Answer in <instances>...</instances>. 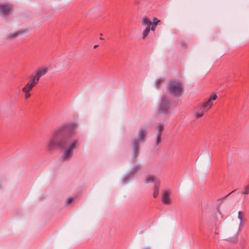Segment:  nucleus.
<instances>
[{
    "label": "nucleus",
    "mask_w": 249,
    "mask_h": 249,
    "mask_svg": "<svg viewBox=\"0 0 249 249\" xmlns=\"http://www.w3.org/2000/svg\"><path fill=\"white\" fill-rule=\"evenodd\" d=\"M201 108V107H199V108H197V110L196 111V115L197 118H199L203 116L204 113L207 111H204V110H203V108L200 109Z\"/></svg>",
    "instance_id": "obj_15"
},
{
    "label": "nucleus",
    "mask_w": 249,
    "mask_h": 249,
    "mask_svg": "<svg viewBox=\"0 0 249 249\" xmlns=\"http://www.w3.org/2000/svg\"><path fill=\"white\" fill-rule=\"evenodd\" d=\"M48 70L47 68H45L37 71L36 75L32 77V78L38 83L40 78L47 72Z\"/></svg>",
    "instance_id": "obj_10"
},
{
    "label": "nucleus",
    "mask_w": 249,
    "mask_h": 249,
    "mask_svg": "<svg viewBox=\"0 0 249 249\" xmlns=\"http://www.w3.org/2000/svg\"><path fill=\"white\" fill-rule=\"evenodd\" d=\"M12 12L11 7L7 5H1L0 4V14L5 16L10 14Z\"/></svg>",
    "instance_id": "obj_9"
},
{
    "label": "nucleus",
    "mask_w": 249,
    "mask_h": 249,
    "mask_svg": "<svg viewBox=\"0 0 249 249\" xmlns=\"http://www.w3.org/2000/svg\"><path fill=\"white\" fill-rule=\"evenodd\" d=\"M160 185H155L153 188V196L156 198L159 195V186Z\"/></svg>",
    "instance_id": "obj_16"
},
{
    "label": "nucleus",
    "mask_w": 249,
    "mask_h": 249,
    "mask_svg": "<svg viewBox=\"0 0 249 249\" xmlns=\"http://www.w3.org/2000/svg\"><path fill=\"white\" fill-rule=\"evenodd\" d=\"M238 218L240 220V223L238 224V226L240 227L243 226L245 221V217L244 216V213L242 211H239L238 212Z\"/></svg>",
    "instance_id": "obj_14"
},
{
    "label": "nucleus",
    "mask_w": 249,
    "mask_h": 249,
    "mask_svg": "<svg viewBox=\"0 0 249 249\" xmlns=\"http://www.w3.org/2000/svg\"><path fill=\"white\" fill-rule=\"evenodd\" d=\"M142 23L143 26H147L142 33V38L144 39L148 35L150 30H151L152 31H154L157 26L152 24V21L146 17H142Z\"/></svg>",
    "instance_id": "obj_5"
},
{
    "label": "nucleus",
    "mask_w": 249,
    "mask_h": 249,
    "mask_svg": "<svg viewBox=\"0 0 249 249\" xmlns=\"http://www.w3.org/2000/svg\"><path fill=\"white\" fill-rule=\"evenodd\" d=\"M163 129V125L161 124H159L157 127V130L158 131V134L161 135L162 131Z\"/></svg>",
    "instance_id": "obj_17"
},
{
    "label": "nucleus",
    "mask_w": 249,
    "mask_h": 249,
    "mask_svg": "<svg viewBox=\"0 0 249 249\" xmlns=\"http://www.w3.org/2000/svg\"><path fill=\"white\" fill-rule=\"evenodd\" d=\"M147 133V131L145 128H141L139 131L137 139H135L133 141V155L134 157H136L138 155V144L139 143L142 142L144 141Z\"/></svg>",
    "instance_id": "obj_4"
},
{
    "label": "nucleus",
    "mask_w": 249,
    "mask_h": 249,
    "mask_svg": "<svg viewBox=\"0 0 249 249\" xmlns=\"http://www.w3.org/2000/svg\"><path fill=\"white\" fill-rule=\"evenodd\" d=\"M167 89L171 96L179 97L183 92L184 86L182 83L179 81H172L169 83Z\"/></svg>",
    "instance_id": "obj_3"
},
{
    "label": "nucleus",
    "mask_w": 249,
    "mask_h": 249,
    "mask_svg": "<svg viewBox=\"0 0 249 249\" xmlns=\"http://www.w3.org/2000/svg\"><path fill=\"white\" fill-rule=\"evenodd\" d=\"M171 192L170 190H165L162 192L161 201L165 204L169 205L171 203L170 196Z\"/></svg>",
    "instance_id": "obj_8"
},
{
    "label": "nucleus",
    "mask_w": 249,
    "mask_h": 249,
    "mask_svg": "<svg viewBox=\"0 0 249 249\" xmlns=\"http://www.w3.org/2000/svg\"><path fill=\"white\" fill-rule=\"evenodd\" d=\"M100 39H102H102H103V38H102V37H100Z\"/></svg>",
    "instance_id": "obj_26"
},
{
    "label": "nucleus",
    "mask_w": 249,
    "mask_h": 249,
    "mask_svg": "<svg viewBox=\"0 0 249 249\" xmlns=\"http://www.w3.org/2000/svg\"><path fill=\"white\" fill-rule=\"evenodd\" d=\"M78 140L72 138V133L56 132L49 140L47 147L50 151L56 148H64L61 159L64 161L70 160L74 149L78 146Z\"/></svg>",
    "instance_id": "obj_1"
},
{
    "label": "nucleus",
    "mask_w": 249,
    "mask_h": 249,
    "mask_svg": "<svg viewBox=\"0 0 249 249\" xmlns=\"http://www.w3.org/2000/svg\"><path fill=\"white\" fill-rule=\"evenodd\" d=\"M140 168V167L139 166H136V167H135L136 170H135V172H136V171H137V170H138Z\"/></svg>",
    "instance_id": "obj_24"
},
{
    "label": "nucleus",
    "mask_w": 249,
    "mask_h": 249,
    "mask_svg": "<svg viewBox=\"0 0 249 249\" xmlns=\"http://www.w3.org/2000/svg\"><path fill=\"white\" fill-rule=\"evenodd\" d=\"M163 81V79L160 78L157 79L155 81V84L156 87H159L161 84V83Z\"/></svg>",
    "instance_id": "obj_18"
},
{
    "label": "nucleus",
    "mask_w": 249,
    "mask_h": 249,
    "mask_svg": "<svg viewBox=\"0 0 249 249\" xmlns=\"http://www.w3.org/2000/svg\"><path fill=\"white\" fill-rule=\"evenodd\" d=\"M98 46V45H95L94 46L93 48L95 49V48H96Z\"/></svg>",
    "instance_id": "obj_25"
},
{
    "label": "nucleus",
    "mask_w": 249,
    "mask_h": 249,
    "mask_svg": "<svg viewBox=\"0 0 249 249\" xmlns=\"http://www.w3.org/2000/svg\"><path fill=\"white\" fill-rule=\"evenodd\" d=\"M160 20H159L157 18H154L153 19V21L152 22V24H154V25H157L158 23L160 22Z\"/></svg>",
    "instance_id": "obj_22"
},
{
    "label": "nucleus",
    "mask_w": 249,
    "mask_h": 249,
    "mask_svg": "<svg viewBox=\"0 0 249 249\" xmlns=\"http://www.w3.org/2000/svg\"><path fill=\"white\" fill-rule=\"evenodd\" d=\"M155 183V185H160V180L156 177L152 175L147 176L144 179V183L146 184Z\"/></svg>",
    "instance_id": "obj_11"
},
{
    "label": "nucleus",
    "mask_w": 249,
    "mask_h": 249,
    "mask_svg": "<svg viewBox=\"0 0 249 249\" xmlns=\"http://www.w3.org/2000/svg\"><path fill=\"white\" fill-rule=\"evenodd\" d=\"M242 194L247 195L249 194V185L247 186L244 189V191L242 192Z\"/></svg>",
    "instance_id": "obj_19"
},
{
    "label": "nucleus",
    "mask_w": 249,
    "mask_h": 249,
    "mask_svg": "<svg viewBox=\"0 0 249 249\" xmlns=\"http://www.w3.org/2000/svg\"><path fill=\"white\" fill-rule=\"evenodd\" d=\"M38 83L32 78L22 89V90L30 91Z\"/></svg>",
    "instance_id": "obj_12"
},
{
    "label": "nucleus",
    "mask_w": 249,
    "mask_h": 249,
    "mask_svg": "<svg viewBox=\"0 0 249 249\" xmlns=\"http://www.w3.org/2000/svg\"><path fill=\"white\" fill-rule=\"evenodd\" d=\"M217 98V96L215 93H213L207 101L204 102L201 106V109H203L204 111H208L213 106V101L215 100Z\"/></svg>",
    "instance_id": "obj_6"
},
{
    "label": "nucleus",
    "mask_w": 249,
    "mask_h": 249,
    "mask_svg": "<svg viewBox=\"0 0 249 249\" xmlns=\"http://www.w3.org/2000/svg\"><path fill=\"white\" fill-rule=\"evenodd\" d=\"M240 231V227L237 223L232 222L223 228L222 236L224 240L230 242H235Z\"/></svg>",
    "instance_id": "obj_2"
},
{
    "label": "nucleus",
    "mask_w": 249,
    "mask_h": 249,
    "mask_svg": "<svg viewBox=\"0 0 249 249\" xmlns=\"http://www.w3.org/2000/svg\"><path fill=\"white\" fill-rule=\"evenodd\" d=\"M160 137L161 135L160 134H157L156 144V145H158L160 142Z\"/></svg>",
    "instance_id": "obj_21"
},
{
    "label": "nucleus",
    "mask_w": 249,
    "mask_h": 249,
    "mask_svg": "<svg viewBox=\"0 0 249 249\" xmlns=\"http://www.w3.org/2000/svg\"><path fill=\"white\" fill-rule=\"evenodd\" d=\"M169 108V100L166 98L164 97L161 99L160 107H159V112L162 113H166Z\"/></svg>",
    "instance_id": "obj_7"
},
{
    "label": "nucleus",
    "mask_w": 249,
    "mask_h": 249,
    "mask_svg": "<svg viewBox=\"0 0 249 249\" xmlns=\"http://www.w3.org/2000/svg\"><path fill=\"white\" fill-rule=\"evenodd\" d=\"M23 33L24 32L21 31L11 33L7 35L6 37L8 39H13L18 37V36H19V35L23 34Z\"/></svg>",
    "instance_id": "obj_13"
},
{
    "label": "nucleus",
    "mask_w": 249,
    "mask_h": 249,
    "mask_svg": "<svg viewBox=\"0 0 249 249\" xmlns=\"http://www.w3.org/2000/svg\"><path fill=\"white\" fill-rule=\"evenodd\" d=\"M73 200V198L72 197H69L67 198L66 200V204H70Z\"/></svg>",
    "instance_id": "obj_23"
},
{
    "label": "nucleus",
    "mask_w": 249,
    "mask_h": 249,
    "mask_svg": "<svg viewBox=\"0 0 249 249\" xmlns=\"http://www.w3.org/2000/svg\"><path fill=\"white\" fill-rule=\"evenodd\" d=\"M22 91L24 93V97L25 99H28L31 96V93H30V91L26 90Z\"/></svg>",
    "instance_id": "obj_20"
}]
</instances>
